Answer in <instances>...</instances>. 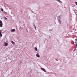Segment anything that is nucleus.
I'll return each mask as SVG.
<instances>
[{
  "label": "nucleus",
  "mask_w": 77,
  "mask_h": 77,
  "mask_svg": "<svg viewBox=\"0 0 77 77\" xmlns=\"http://www.w3.org/2000/svg\"><path fill=\"white\" fill-rule=\"evenodd\" d=\"M3 26V23H2V21L0 20V27H2Z\"/></svg>",
  "instance_id": "obj_1"
},
{
  "label": "nucleus",
  "mask_w": 77,
  "mask_h": 77,
  "mask_svg": "<svg viewBox=\"0 0 77 77\" xmlns=\"http://www.w3.org/2000/svg\"><path fill=\"white\" fill-rule=\"evenodd\" d=\"M41 69H42V70H43V71H44V72H46V71L45 70V69L43 68H42Z\"/></svg>",
  "instance_id": "obj_2"
},
{
  "label": "nucleus",
  "mask_w": 77,
  "mask_h": 77,
  "mask_svg": "<svg viewBox=\"0 0 77 77\" xmlns=\"http://www.w3.org/2000/svg\"><path fill=\"white\" fill-rule=\"evenodd\" d=\"M8 43L5 42V46H8Z\"/></svg>",
  "instance_id": "obj_3"
},
{
  "label": "nucleus",
  "mask_w": 77,
  "mask_h": 77,
  "mask_svg": "<svg viewBox=\"0 0 77 77\" xmlns=\"http://www.w3.org/2000/svg\"><path fill=\"white\" fill-rule=\"evenodd\" d=\"M14 31H15V29L11 30V32H14Z\"/></svg>",
  "instance_id": "obj_4"
},
{
  "label": "nucleus",
  "mask_w": 77,
  "mask_h": 77,
  "mask_svg": "<svg viewBox=\"0 0 77 77\" xmlns=\"http://www.w3.org/2000/svg\"><path fill=\"white\" fill-rule=\"evenodd\" d=\"M36 56H37V57H40V56H39V55L38 54H36Z\"/></svg>",
  "instance_id": "obj_5"
},
{
  "label": "nucleus",
  "mask_w": 77,
  "mask_h": 77,
  "mask_svg": "<svg viewBox=\"0 0 77 77\" xmlns=\"http://www.w3.org/2000/svg\"><path fill=\"white\" fill-rule=\"evenodd\" d=\"M58 21L60 23V24H61V21H60V20H58Z\"/></svg>",
  "instance_id": "obj_6"
},
{
  "label": "nucleus",
  "mask_w": 77,
  "mask_h": 77,
  "mask_svg": "<svg viewBox=\"0 0 77 77\" xmlns=\"http://www.w3.org/2000/svg\"><path fill=\"white\" fill-rule=\"evenodd\" d=\"M11 43H12V44H15V42H13V41H11Z\"/></svg>",
  "instance_id": "obj_7"
},
{
  "label": "nucleus",
  "mask_w": 77,
  "mask_h": 77,
  "mask_svg": "<svg viewBox=\"0 0 77 77\" xmlns=\"http://www.w3.org/2000/svg\"><path fill=\"white\" fill-rule=\"evenodd\" d=\"M0 36H2V32H0Z\"/></svg>",
  "instance_id": "obj_8"
},
{
  "label": "nucleus",
  "mask_w": 77,
  "mask_h": 77,
  "mask_svg": "<svg viewBox=\"0 0 77 77\" xmlns=\"http://www.w3.org/2000/svg\"><path fill=\"white\" fill-rule=\"evenodd\" d=\"M34 26L35 27V30H36V26H35V25H34Z\"/></svg>",
  "instance_id": "obj_9"
},
{
  "label": "nucleus",
  "mask_w": 77,
  "mask_h": 77,
  "mask_svg": "<svg viewBox=\"0 0 77 77\" xmlns=\"http://www.w3.org/2000/svg\"><path fill=\"white\" fill-rule=\"evenodd\" d=\"M35 51H38V49L37 48H35Z\"/></svg>",
  "instance_id": "obj_10"
},
{
  "label": "nucleus",
  "mask_w": 77,
  "mask_h": 77,
  "mask_svg": "<svg viewBox=\"0 0 77 77\" xmlns=\"http://www.w3.org/2000/svg\"><path fill=\"white\" fill-rule=\"evenodd\" d=\"M2 11H3V9H1Z\"/></svg>",
  "instance_id": "obj_11"
},
{
  "label": "nucleus",
  "mask_w": 77,
  "mask_h": 77,
  "mask_svg": "<svg viewBox=\"0 0 77 77\" xmlns=\"http://www.w3.org/2000/svg\"><path fill=\"white\" fill-rule=\"evenodd\" d=\"M77 39H75V40H76V41L75 42V43H76V42H77Z\"/></svg>",
  "instance_id": "obj_12"
},
{
  "label": "nucleus",
  "mask_w": 77,
  "mask_h": 77,
  "mask_svg": "<svg viewBox=\"0 0 77 77\" xmlns=\"http://www.w3.org/2000/svg\"><path fill=\"white\" fill-rule=\"evenodd\" d=\"M77 46L76 45L75 47V48H77Z\"/></svg>",
  "instance_id": "obj_13"
},
{
  "label": "nucleus",
  "mask_w": 77,
  "mask_h": 77,
  "mask_svg": "<svg viewBox=\"0 0 77 77\" xmlns=\"http://www.w3.org/2000/svg\"><path fill=\"white\" fill-rule=\"evenodd\" d=\"M75 50H73V51H75Z\"/></svg>",
  "instance_id": "obj_14"
},
{
  "label": "nucleus",
  "mask_w": 77,
  "mask_h": 77,
  "mask_svg": "<svg viewBox=\"0 0 77 77\" xmlns=\"http://www.w3.org/2000/svg\"><path fill=\"white\" fill-rule=\"evenodd\" d=\"M5 20H8V19L7 18H5Z\"/></svg>",
  "instance_id": "obj_15"
},
{
  "label": "nucleus",
  "mask_w": 77,
  "mask_h": 77,
  "mask_svg": "<svg viewBox=\"0 0 77 77\" xmlns=\"http://www.w3.org/2000/svg\"><path fill=\"white\" fill-rule=\"evenodd\" d=\"M35 48H36L35 47Z\"/></svg>",
  "instance_id": "obj_16"
},
{
  "label": "nucleus",
  "mask_w": 77,
  "mask_h": 77,
  "mask_svg": "<svg viewBox=\"0 0 77 77\" xmlns=\"http://www.w3.org/2000/svg\"><path fill=\"white\" fill-rule=\"evenodd\" d=\"M59 17H60V16H59Z\"/></svg>",
  "instance_id": "obj_17"
}]
</instances>
